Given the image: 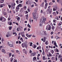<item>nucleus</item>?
<instances>
[{"instance_id":"52","label":"nucleus","mask_w":62,"mask_h":62,"mask_svg":"<svg viewBox=\"0 0 62 62\" xmlns=\"http://www.w3.org/2000/svg\"><path fill=\"white\" fill-rule=\"evenodd\" d=\"M39 26H42V24L41 23H40L39 24Z\"/></svg>"},{"instance_id":"27","label":"nucleus","mask_w":62,"mask_h":62,"mask_svg":"<svg viewBox=\"0 0 62 62\" xmlns=\"http://www.w3.org/2000/svg\"><path fill=\"white\" fill-rule=\"evenodd\" d=\"M53 3L52 2H50L49 3V5H52L53 4Z\"/></svg>"},{"instance_id":"3","label":"nucleus","mask_w":62,"mask_h":62,"mask_svg":"<svg viewBox=\"0 0 62 62\" xmlns=\"http://www.w3.org/2000/svg\"><path fill=\"white\" fill-rule=\"evenodd\" d=\"M32 15L33 18L34 19H35L36 20H37V19H38V17H37L36 16V14H35L34 13H33Z\"/></svg>"},{"instance_id":"24","label":"nucleus","mask_w":62,"mask_h":62,"mask_svg":"<svg viewBox=\"0 0 62 62\" xmlns=\"http://www.w3.org/2000/svg\"><path fill=\"white\" fill-rule=\"evenodd\" d=\"M2 52H3L4 53H6V52H5V50H4V49H2Z\"/></svg>"},{"instance_id":"11","label":"nucleus","mask_w":62,"mask_h":62,"mask_svg":"<svg viewBox=\"0 0 62 62\" xmlns=\"http://www.w3.org/2000/svg\"><path fill=\"white\" fill-rule=\"evenodd\" d=\"M21 35H22V36L23 37H24V33H21Z\"/></svg>"},{"instance_id":"54","label":"nucleus","mask_w":62,"mask_h":62,"mask_svg":"<svg viewBox=\"0 0 62 62\" xmlns=\"http://www.w3.org/2000/svg\"><path fill=\"white\" fill-rule=\"evenodd\" d=\"M2 17H1L0 19V21H2Z\"/></svg>"},{"instance_id":"49","label":"nucleus","mask_w":62,"mask_h":62,"mask_svg":"<svg viewBox=\"0 0 62 62\" xmlns=\"http://www.w3.org/2000/svg\"><path fill=\"white\" fill-rule=\"evenodd\" d=\"M19 51L16 50V53H19Z\"/></svg>"},{"instance_id":"64","label":"nucleus","mask_w":62,"mask_h":62,"mask_svg":"<svg viewBox=\"0 0 62 62\" xmlns=\"http://www.w3.org/2000/svg\"><path fill=\"white\" fill-rule=\"evenodd\" d=\"M32 53V51L31 50H30V53Z\"/></svg>"},{"instance_id":"9","label":"nucleus","mask_w":62,"mask_h":62,"mask_svg":"<svg viewBox=\"0 0 62 62\" xmlns=\"http://www.w3.org/2000/svg\"><path fill=\"white\" fill-rule=\"evenodd\" d=\"M16 18L17 19V21H18V22H19V20H20V17L17 16L16 17Z\"/></svg>"},{"instance_id":"13","label":"nucleus","mask_w":62,"mask_h":62,"mask_svg":"<svg viewBox=\"0 0 62 62\" xmlns=\"http://www.w3.org/2000/svg\"><path fill=\"white\" fill-rule=\"evenodd\" d=\"M6 36L7 37H8L10 36V35L9 34H8H8L6 35Z\"/></svg>"},{"instance_id":"25","label":"nucleus","mask_w":62,"mask_h":62,"mask_svg":"<svg viewBox=\"0 0 62 62\" xmlns=\"http://www.w3.org/2000/svg\"><path fill=\"white\" fill-rule=\"evenodd\" d=\"M32 44H33V43H32L31 42L30 43V46H32Z\"/></svg>"},{"instance_id":"33","label":"nucleus","mask_w":62,"mask_h":62,"mask_svg":"<svg viewBox=\"0 0 62 62\" xmlns=\"http://www.w3.org/2000/svg\"><path fill=\"white\" fill-rule=\"evenodd\" d=\"M19 28V29H22V28H23V27H22L21 26H20Z\"/></svg>"},{"instance_id":"53","label":"nucleus","mask_w":62,"mask_h":62,"mask_svg":"<svg viewBox=\"0 0 62 62\" xmlns=\"http://www.w3.org/2000/svg\"><path fill=\"white\" fill-rule=\"evenodd\" d=\"M47 6H45V9H46V8H47Z\"/></svg>"},{"instance_id":"2","label":"nucleus","mask_w":62,"mask_h":62,"mask_svg":"<svg viewBox=\"0 0 62 62\" xmlns=\"http://www.w3.org/2000/svg\"><path fill=\"white\" fill-rule=\"evenodd\" d=\"M40 34L41 35H47L46 31H40Z\"/></svg>"},{"instance_id":"59","label":"nucleus","mask_w":62,"mask_h":62,"mask_svg":"<svg viewBox=\"0 0 62 62\" xmlns=\"http://www.w3.org/2000/svg\"><path fill=\"white\" fill-rule=\"evenodd\" d=\"M11 53H10L9 54V56H11Z\"/></svg>"},{"instance_id":"46","label":"nucleus","mask_w":62,"mask_h":62,"mask_svg":"<svg viewBox=\"0 0 62 62\" xmlns=\"http://www.w3.org/2000/svg\"><path fill=\"white\" fill-rule=\"evenodd\" d=\"M17 31H19V28H17Z\"/></svg>"},{"instance_id":"18","label":"nucleus","mask_w":62,"mask_h":62,"mask_svg":"<svg viewBox=\"0 0 62 62\" xmlns=\"http://www.w3.org/2000/svg\"><path fill=\"white\" fill-rule=\"evenodd\" d=\"M18 6V7H22V5H21V4H19L17 6Z\"/></svg>"},{"instance_id":"38","label":"nucleus","mask_w":62,"mask_h":62,"mask_svg":"<svg viewBox=\"0 0 62 62\" xmlns=\"http://www.w3.org/2000/svg\"><path fill=\"white\" fill-rule=\"evenodd\" d=\"M41 6L42 7H43V8L44 7V5L43 4H41Z\"/></svg>"},{"instance_id":"48","label":"nucleus","mask_w":62,"mask_h":62,"mask_svg":"<svg viewBox=\"0 0 62 62\" xmlns=\"http://www.w3.org/2000/svg\"><path fill=\"white\" fill-rule=\"evenodd\" d=\"M44 2L45 3H47V0H44Z\"/></svg>"},{"instance_id":"5","label":"nucleus","mask_w":62,"mask_h":62,"mask_svg":"<svg viewBox=\"0 0 62 62\" xmlns=\"http://www.w3.org/2000/svg\"><path fill=\"white\" fill-rule=\"evenodd\" d=\"M46 20V18L44 17H43V18H42V19L40 21V22L41 23H44V22H45Z\"/></svg>"},{"instance_id":"40","label":"nucleus","mask_w":62,"mask_h":62,"mask_svg":"<svg viewBox=\"0 0 62 62\" xmlns=\"http://www.w3.org/2000/svg\"><path fill=\"white\" fill-rule=\"evenodd\" d=\"M43 55H44L45 54V53H44V51H43L42 53Z\"/></svg>"},{"instance_id":"30","label":"nucleus","mask_w":62,"mask_h":62,"mask_svg":"<svg viewBox=\"0 0 62 62\" xmlns=\"http://www.w3.org/2000/svg\"><path fill=\"white\" fill-rule=\"evenodd\" d=\"M43 60H45V56H43Z\"/></svg>"},{"instance_id":"62","label":"nucleus","mask_w":62,"mask_h":62,"mask_svg":"<svg viewBox=\"0 0 62 62\" xmlns=\"http://www.w3.org/2000/svg\"><path fill=\"white\" fill-rule=\"evenodd\" d=\"M60 60L61 62H62V58L61 59H60Z\"/></svg>"},{"instance_id":"1","label":"nucleus","mask_w":62,"mask_h":62,"mask_svg":"<svg viewBox=\"0 0 62 62\" xmlns=\"http://www.w3.org/2000/svg\"><path fill=\"white\" fill-rule=\"evenodd\" d=\"M28 45V44H27V42H25V43H23L22 44V46L23 47V48H24L25 47L26 48V47H27V46Z\"/></svg>"},{"instance_id":"58","label":"nucleus","mask_w":62,"mask_h":62,"mask_svg":"<svg viewBox=\"0 0 62 62\" xmlns=\"http://www.w3.org/2000/svg\"><path fill=\"white\" fill-rule=\"evenodd\" d=\"M31 8H33V7H34V4H32L31 6Z\"/></svg>"},{"instance_id":"19","label":"nucleus","mask_w":62,"mask_h":62,"mask_svg":"<svg viewBox=\"0 0 62 62\" xmlns=\"http://www.w3.org/2000/svg\"><path fill=\"white\" fill-rule=\"evenodd\" d=\"M54 28H55L54 26H52V30H54Z\"/></svg>"},{"instance_id":"43","label":"nucleus","mask_w":62,"mask_h":62,"mask_svg":"<svg viewBox=\"0 0 62 62\" xmlns=\"http://www.w3.org/2000/svg\"><path fill=\"white\" fill-rule=\"evenodd\" d=\"M36 45H34V46L33 48H36Z\"/></svg>"},{"instance_id":"50","label":"nucleus","mask_w":62,"mask_h":62,"mask_svg":"<svg viewBox=\"0 0 62 62\" xmlns=\"http://www.w3.org/2000/svg\"><path fill=\"white\" fill-rule=\"evenodd\" d=\"M26 36H27L28 38H29V35L28 34H26Z\"/></svg>"},{"instance_id":"36","label":"nucleus","mask_w":62,"mask_h":62,"mask_svg":"<svg viewBox=\"0 0 62 62\" xmlns=\"http://www.w3.org/2000/svg\"><path fill=\"white\" fill-rule=\"evenodd\" d=\"M55 38L56 39H58V36H56L55 37Z\"/></svg>"},{"instance_id":"20","label":"nucleus","mask_w":62,"mask_h":62,"mask_svg":"<svg viewBox=\"0 0 62 62\" xmlns=\"http://www.w3.org/2000/svg\"><path fill=\"white\" fill-rule=\"evenodd\" d=\"M53 15L55 16L56 15V13L55 12H54L53 13Z\"/></svg>"},{"instance_id":"45","label":"nucleus","mask_w":62,"mask_h":62,"mask_svg":"<svg viewBox=\"0 0 62 62\" xmlns=\"http://www.w3.org/2000/svg\"><path fill=\"white\" fill-rule=\"evenodd\" d=\"M47 41H46L45 42V44H46V45H47V44H48V43L47 42Z\"/></svg>"},{"instance_id":"8","label":"nucleus","mask_w":62,"mask_h":62,"mask_svg":"<svg viewBox=\"0 0 62 62\" xmlns=\"http://www.w3.org/2000/svg\"><path fill=\"white\" fill-rule=\"evenodd\" d=\"M8 45H9V46H10V47H13V45L11 44H10V43L9 42H8Z\"/></svg>"},{"instance_id":"29","label":"nucleus","mask_w":62,"mask_h":62,"mask_svg":"<svg viewBox=\"0 0 62 62\" xmlns=\"http://www.w3.org/2000/svg\"><path fill=\"white\" fill-rule=\"evenodd\" d=\"M51 58L53 60H54V57H52Z\"/></svg>"},{"instance_id":"51","label":"nucleus","mask_w":62,"mask_h":62,"mask_svg":"<svg viewBox=\"0 0 62 62\" xmlns=\"http://www.w3.org/2000/svg\"><path fill=\"white\" fill-rule=\"evenodd\" d=\"M43 10H41V13H43Z\"/></svg>"},{"instance_id":"63","label":"nucleus","mask_w":62,"mask_h":62,"mask_svg":"<svg viewBox=\"0 0 62 62\" xmlns=\"http://www.w3.org/2000/svg\"><path fill=\"white\" fill-rule=\"evenodd\" d=\"M28 2H29L28 1H27V2H26V4L27 5L28 4Z\"/></svg>"},{"instance_id":"35","label":"nucleus","mask_w":62,"mask_h":62,"mask_svg":"<svg viewBox=\"0 0 62 62\" xmlns=\"http://www.w3.org/2000/svg\"><path fill=\"white\" fill-rule=\"evenodd\" d=\"M55 18L56 20H58V16H57Z\"/></svg>"},{"instance_id":"61","label":"nucleus","mask_w":62,"mask_h":62,"mask_svg":"<svg viewBox=\"0 0 62 62\" xmlns=\"http://www.w3.org/2000/svg\"><path fill=\"white\" fill-rule=\"evenodd\" d=\"M52 2H53V3H54V2H55V1H54V0H53Z\"/></svg>"},{"instance_id":"26","label":"nucleus","mask_w":62,"mask_h":62,"mask_svg":"<svg viewBox=\"0 0 62 62\" xmlns=\"http://www.w3.org/2000/svg\"><path fill=\"white\" fill-rule=\"evenodd\" d=\"M11 62H12V61H13V58H11Z\"/></svg>"},{"instance_id":"32","label":"nucleus","mask_w":62,"mask_h":62,"mask_svg":"<svg viewBox=\"0 0 62 62\" xmlns=\"http://www.w3.org/2000/svg\"><path fill=\"white\" fill-rule=\"evenodd\" d=\"M55 42L54 43V45H56V42H55V41H54Z\"/></svg>"},{"instance_id":"39","label":"nucleus","mask_w":62,"mask_h":62,"mask_svg":"<svg viewBox=\"0 0 62 62\" xmlns=\"http://www.w3.org/2000/svg\"><path fill=\"white\" fill-rule=\"evenodd\" d=\"M21 38V36H19L18 37V39H20V38Z\"/></svg>"},{"instance_id":"23","label":"nucleus","mask_w":62,"mask_h":62,"mask_svg":"<svg viewBox=\"0 0 62 62\" xmlns=\"http://www.w3.org/2000/svg\"><path fill=\"white\" fill-rule=\"evenodd\" d=\"M4 0H1L0 1V2L1 3H4Z\"/></svg>"},{"instance_id":"56","label":"nucleus","mask_w":62,"mask_h":62,"mask_svg":"<svg viewBox=\"0 0 62 62\" xmlns=\"http://www.w3.org/2000/svg\"><path fill=\"white\" fill-rule=\"evenodd\" d=\"M3 14H4L5 15H6V12H4L3 13Z\"/></svg>"},{"instance_id":"4","label":"nucleus","mask_w":62,"mask_h":62,"mask_svg":"<svg viewBox=\"0 0 62 62\" xmlns=\"http://www.w3.org/2000/svg\"><path fill=\"white\" fill-rule=\"evenodd\" d=\"M51 27L50 26V25H48L46 26V30H50V29H51Z\"/></svg>"},{"instance_id":"16","label":"nucleus","mask_w":62,"mask_h":62,"mask_svg":"<svg viewBox=\"0 0 62 62\" xmlns=\"http://www.w3.org/2000/svg\"><path fill=\"white\" fill-rule=\"evenodd\" d=\"M53 8H55V9H57V6H54Z\"/></svg>"},{"instance_id":"15","label":"nucleus","mask_w":62,"mask_h":62,"mask_svg":"<svg viewBox=\"0 0 62 62\" xmlns=\"http://www.w3.org/2000/svg\"><path fill=\"white\" fill-rule=\"evenodd\" d=\"M62 22H60V23H59L58 24V25H59V26H60V25H61V24H62Z\"/></svg>"},{"instance_id":"42","label":"nucleus","mask_w":62,"mask_h":62,"mask_svg":"<svg viewBox=\"0 0 62 62\" xmlns=\"http://www.w3.org/2000/svg\"><path fill=\"white\" fill-rule=\"evenodd\" d=\"M56 10V9H55L54 8H53V11H55Z\"/></svg>"},{"instance_id":"60","label":"nucleus","mask_w":62,"mask_h":62,"mask_svg":"<svg viewBox=\"0 0 62 62\" xmlns=\"http://www.w3.org/2000/svg\"><path fill=\"white\" fill-rule=\"evenodd\" d=\"M53 22L54 23H55V20H53Z\"/></svg>"},{"instance_id":"10","label":"nucleus","mask_w":62,"mask_h":62,"mask_svg":"<svg viewBox=\"0 0 62 62\" xmlns=\"http://www.w3.org/2000/svg\"><path fill=\"white\" fill-rule=\"evenodd\" d=\"M37 8H36L35 9L34 12L35 13H37Z\"/></svg>"},{"instance_id":"17","label":"nucleus","mask_w":62,"mask_h":62,"mask_svg":"<svg viewBox=\"0 0 62 62\" xmlns=\"http://www.w3.org/2000/svg\"><path fill=\"white\" fill-rule=\"evenodd\" d=\"M33 59L34 60V61H36L37 59H36V57H34L33 58Z\"/></svg>"},{"instance_id":"55","label":"nucleus","mask_w":62,"mask_h":62,"mask_svg":"<svg viewBox=\"0 0 62 62\" xmlns=\"http://www.w3.org/2000/svg\"><path fill=\"white\" fill-rule=\"evenodd\" d=\"M11 24H12V23L10 22L9 24V25H11Z\"/></svg>"},{"instance_id":"28","label":"nucleus","mask_w":62,"mask_h":62,"mask_svg":"<svg viewBox=\"0 0 62 62\" xmlns=\"http://www.w3.org/2000/svg\"><path fill=\"white\" fill-rule=\"evenodd\" d=\"M8 34H10H10H11V31H9L8 32Z\"/></svg>"},{"instance_id":"7","label":"nucleus","mask_w":62,"mask_h":62,"mask_svg":"<svg viewBox=\"0 0 62 62\" xmlns=\"http://www.w3.org/2000/svg\"><path fill=\"white\" fill-rule=\"evenodd\" d=\"M50 9H48V11H47V14H51V11H50Z\"/></svg>"},{"instance_id":"22","label":"nucleus","mask_w":62,"mask_h":62,"mask_svg":"<svg viewBox=\"0 0 62 62\" xmlns=\"http://www.w3.org/2000/svg\"><path fill=\"white\" fill-rule=\"evenodd\" d=\"M49 56H52V55L51 54V53H49Z\"/></svg>"},{"instance_id":"21","label":"nucleus","mask_w":62,"mask_h":62,"mask_svg":"<svg viewBox=\"0 0 62 62\" xmlns=\"http://www.w3.org/2000/svg\"><path fill=\"white\" fill-rule=\"evenodd\" d=\"M33 56H35L36 54V52H34V53H33Z\"/></svg>"},{"instance_id":"14","label":"nucleus","mask_w":62,"mask_h":62,"mask_svg":"<svg viewBox=\"0 0 62 62\" xmlns=\"http://www.w3.org/2000/svg\"><path fill=\"white\" fill-rule=\"evenodd\" d=\"M8 28H9V30H11L12 29V26H9L8 27Z\"/></svg>"},{"instance_id":"44","label":"nucleus","mask_w":62,"mask_h":62,"mask_svg":"<svg viewBox=\"0 0 62 62\" xmlns=\"http://www.w3.org/2000/svg\"><path fill=\"white\" fill-rule=\"evenodd\" d=\"M26 30H27V28H24V31H25Z\"/></svg>"},{"instance_id":"47","label":"nucleus","mask_w":62,"mask_h":62,"mask_svg":"<svg viewBox=\"0 0 62 62\" xmlns=\"http://www.w3.org/2000/svg\"><path fill=\"white\" fill-rule=\"evenodd\" d=\"M31 56H33V53H32L31 54Z\"/></svg>"},{"instance_id":"34","label":"nucleus","mask_w":62,"mask_h":62,"mask_svg":"<svg viewBox=\"0 0 62 62\" xmlns=\"http://www.w3.org/2000/svg\"><path fill=\"white\" fill-rule=\"evenodd\" d=\"M8 5L9 7V8H11V6L10 5H9L8 4Z\"/></svg>"},{"instance_id":"6","label":"nucleus","mask_w":62,"mask_h":62,"mask_svg":"<svg viewBox=\"0 0 62 62\" xmlns=\"http://www.w3.org/2000/svg\"><path fill=\"white\" fill-rule=\"evenodd\" d=\"M19 6H17L16 8V12H18V11H19Z\"/></svg>"},{"instance_id":"37","label":"nucleus","mask_w":62,"mask_h":62,"mask_svg":"<svg viewBox=\"0 0 62 62\" xmlns=\"http://www.w3.org/2000/svg\"><path fill=\"white\" fill-rule=\"evenodd\" d=\"M50 33L51 34V35H53V34H54V32L52 31Z\"/></svg>"},{"instance_id":"31","label":"nucleus","mask_w":62,"mask_h":62,"mask_svg":"<svg viewBox=\"0 0 62 62\" xmlns=\"http://www.w3.org/2000/svg\"><path fill=\"white\" fill-rule=\"evenodd\" d=\"M3 46H1L0 47V50L1 49V48H3Z\"/></svg>"},{"instance_id":"12","label":"nucleus","mask_w":62,"mask_h":62,"mask_svg":"<svg viewBox=\"0 0 62 62\" xmlns=\"http://www.w3.org/2000/svg\"><path fill=\"white\" fill-rule=\"evenodd\" d=\"M27 26L28 27H29V28H31V26L30 25H29V23L28 24V25H27Z\"/></svg>"},{"instance_id":"57","label":"nucleus","mask_w":62,"mask_h":62,"mask_svg":"<svg viewBox=\"0 0 62 62\" xmlns=\"http://www.w3.org/2000/svg\"><path fill=\"white\" fill-rule=\"evenodd\" d=\"M16 34V32H13V35H14V34Z\"/></svg>"},{"instance_id":"41","label":"nucleus","mask_w":62,"mask_h":62,"mask_svg":"<svg viewBox=\"0 0 62 62\" xmlns=\"http://www.w3.org/2000/svg\"><path fill=\"white\" fill-rule=\"evenodd\" d=\"M6 21V19H5V18H4V20L3 21V22H5Z\"/></svg>"}]
</instances>
